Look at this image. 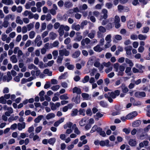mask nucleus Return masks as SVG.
<instances>
[{
	"label": "nucleus",
	"mask_w": 150,
	"mask_h": 150,
	"mask_svg": "<svg viewBox=\"0 0 150 150\" xmlns=\"http://www.w3.org/2000/svg\"><path fill=\"white\" fill-rule=\"evenodd\" d=\"M134 96L135 97L137 98H140L141 97H144L146 96V94L144 91L139 92L137 91L134 94Z\"/></svg>",
	"instance_id": "obj_1"
},
{
	"label": "nucleus",
	"mask_w": 150,
	"mask_h": 150,
	"mask_svg": "<svg viewBox=\"0 0 150 150\" xmlns=\"http://www.w3.org/2000/svg\"><path fill=\"white\" fill-rule=\"evenodd\" d=\"M137 115L138 113L137 112L134 111L127 115V120L133 119Z\"/></svg>",
	"instance_id": "obj_2"
},
{
	"label": "nucleus",
	"mask_w": 150,
	"mask_h": 150,
	"mask_svg": "<svg viewBox=\"0 0 150 150\" xmlns=\"http://www.w3.org/2000/svg\"><path fill=\"white\" fill-rule=\"evenodd\" d=\"M80 96L77 95L76 97H73L71 101L74 102L76 104L79 103L80 102Z\"/></svg>",
	"instance_id": "obj_3"
},
{
	"label": "nucleus",
	"mask_w": 150,
	"mask_h": 150,
	"mask_svg": "<svg viewBox=\"0 0 150 150\" xmlns=\"http://www.w3.org/2000/svg\"><path fill=\"white\" fill-rule=\"evenodd\" d=\"M127 26L129 29H132L135 26V23L132 21H129L127 23Z\"/></svg>",
	"instance_id": "obj_4"
},
{
	"label": "nucleus",
	"mask_w": 150,
	"mask_h": 150,
	"mask_svg": "<svg viewBox=\"0 0 150 150\" xmlns=\"http://www.w3.org/2000/svg\"><path fill=\"white\" fill-rule=\"evenodd\" d=\"M132 49L131 46H127L125 47L124 49L126 51V54L128 55L131 54V50Z\"/></svg>",
	"instance_id": "obj_5"
},
{
	"label": "nucleus",
	"mask_w": 150,
	"mask_h": 150,
	"mask_svg": "<svg viewBox=\"0 0 150 150\" xmlns=\"http://www.w3.org/2000/svg\"><path fill=\"white\" fill-rule=\"evenodd\" d=\"M73 93H76L78 94H80L82 92L80 88H78L77 87H75L72 89Z\"/></svg>",
	"instance_id": "obj_6"
},
{
	"label": "nucleus",
	"mask_w": 150,
	"mask_h": 150,
	"mask_svg": "<svg viewBox=\"0 0 150 150\" xmlns=\"http://www.w3.org/2000/svg\"><path fill=\"white\" fill-rule=\"evenodd\" d=\"M25 122H23L22 123H18V128L20 130H21L25 128Z\"/></svg>",
	"instance_id": "obj_7"
},
{
	"label": "nucleus",
	"mask_w": 150,
	"mask_h": 150,
	"mask_svg": "<svg viewBox=\"0 0 150 150\" xmlns=\"http://www.w3.org/2000/svg\"><path fill=\"white\" fill-rule=\"evenodd\" d=\"M129 144L131 146H135L136 145V142L135 139H131L129 140Z\"/></svg>",
	"instance_id": "obj_8"
},
{
	"label": "nucleus",
	"mask_w": 150,
	"mask_h": 150,
	"mask_svg": "<svg viewBox=\"0 0 150 150\" xmlns=\"http://www.w3.org/2000/svg\"><path fill=\"white\" fill-rule=\"evenodd\" d=\"M141 121L140 120H137L134 121L132 123V126L134 127H138L141 124Z\"/></svg>",
	"instance_id": "obj_9"
},
{
	"label": "nucleus",
	"mask_w": 150,
	"mask_h": 150,
	"mask_svg": "<svg viewBox=\"0 0 150 150\" xmlns=\"http://www.w3.org/2000/svg\"><path fill=\"white\" fill-rule=\"evenodd\" d=\"M65 66L67 67L68 69L69 70H72L74 68V65L72 64H69V62L66 63Z\"/></svg>",
	"instance_id": "obj_10"
},
{
	"label": "nucleus",
	"mask_w": 150,
	"mask_h": 150,
	"mask_svg": "<svg viewBox=\"0 0 150 150\" xmlns=\"http://www.w3.org/2000/svg\"><path fill=\"white\" fill-rule=\"evenodd\" d=\"M27 13L25 14V16H26L29 15L28 17L29 19H31L33 18V15L30 11H28L26 10L25 11V13Z\"/></svg>",
	"instance_id": "obj_11"
},
{
	"label": "nucleus",
	"mask_w": 150,
	"mask_h": 150,
	"mask_svg": "<svg viewBox=\"0 0 150 150\" xmlns=\"http://www.w3.org/2000/svg\"><path fill=\"white\" fill-rule=\"evenodd\" d=\"M80 52L79 51H77L74 53L72 55V57L74 58H76L78 57L80 55Z\"/></svg>",
	"instance_id": "obj_12"
},
{
	"label": "nucleus",
	"mask_w": 150,
	"mask_h": 150,
	"mask_svg": "<svg viewBox=\"0 0 150 150\" xmlns=\"http://www.w3.org/2000/svg\"><path fill=\"white\" fill-rule=\"evenodd\" d=\"M78 110L76 109H73L71 111V116L73 117L76 116L77 115Z\"/></svg>",
	"instance_id": "obj_13"
},
{
	"label": "nucleus",
	"mask_w": 150,
	"mask_h": 150,
	"mask_svg": "<svg viewBox=\"0 0 150 150\" xmlns=\"http://www.w3.org/2000/svg\"><path fill=\"white\" fill-rule=\"evenodd\" d=\"M121 87H122V91L123 92V93H126L129 90L128 88L125 86V84H122L121 86Z\"/></svg>",
	"instance_id": "obj_14"
},
{
	"label": "nucleus",
	"mask_w": 150,
	"mask_h": 150,
	"mask_svg": "<svg viewBox=\"0 0 150 150\" xmlns=\"http://www.w3.org/2000/svg\"><path fill=\"white\" fill-rule=\"evenodd\" d=\"M43 117V115H39L35 119L34 121L36 123H39Z\"/></svg>",
	"instance_id": "obj_15"
},
{
	"label": "nucleus",
	"mask_w": 150,
	"mask_h": 150,
	"mask_svg": "<svg viewBox=\"0 0 150 150\" xmlns=\"http://www.w3.org/2000/svg\"><path fill=\"white\" fill-rule=\"evenodd\" d=\"M72 3L69 1L65 2L64 4V6L67 8H70L72 6Z\"/></svg>",
	"instance_id": "obj_16"
},
{
	"label": "nucleus",
	"mask_w": 150,
	"mask_h": 150,
	"mask_svg": "<svg viewBox=\"0 0 150 150\" xmlns=\"http://www.w3.org/2000/svg\"><path fill=\"white\" fill-rule=\"evenodd\" d=\"M93 50L96 52H101L103 49L102 48L100 47L99 45H97L94 47Z\"/></svg>",
	"instance_id": "obj_17"
},
{
	"label": "nucleus",
	"mask_w": 150,
	"mask_h": 150,
	"mask_svg": "<svg viewBox=\"0 0 150 150\" xmlns=\"http://www.w3.org/2000/svg\"><path fill=\"white\" fill-rule=\"evenodd\" d=\"M103 116V114L101 113L100 112H98L96 113V115L95 116L96 120H98L99 118L102 117Z\"/></svg>",
	"instance_id": "obj_18"
},
{
	"label": "nucleus",
	"mask_w": 150,
	"mask_h": 150,
	"mask_svg": "<svg viewBox=\"0 0 150 150\" xmlns=\"http://www.w3.org/2000/svg\"><path fill=\"white\" fill-rule=\"evenodd\" d=\"M56 139L55 138H52L48 140V143L50 144L53 145L55 142Z\"/></svg>",
	"instance_id": "obj_19"
},
{
	"label": "nucleus",
	"mask_w": 150,
	"mask_h": 150,
	"mask_svg": "<svg viewBox=\"0 0 150 150\" xmlns=\"http://www.w3.org/2000/svg\"><path fill=\"white\" fill-rule=\"evenodd\" d=\"M147 38V36L146 35L140 34L138 35V38L140 40H145Z\"/></svg>",
	"instance_id": "obj_20"
},
{
	"label": "nucleus",
	"mask_w": 150,
	"mask_h": 150,
	"mask_svg": "<svg viewBox=\"0 0 150 150\" xmlns=\"http://www.w3.org/2000/svg\"><path fill=\"white\" fill-rule=\"evenodd\" d=\"M55 117V115L54 113H51L48 114L46 116V118L49 120L51 118H54Z\"/></svg>",
	"instance_id": "obj_21"
},
{
	"label": "nucleus",
	"mask_w": 150,
	"mask_h": 150,
	"mask_svg": "<svg viewBox=\"0 0 150 150\" xmlns=\"http://www.w3.org/2000/svg\"><path fill=\"white\" fill-rule=\"evenodd\" d=\"M10 59L11 60L13 63H16L17 62L16 56L15 55H13L10 58Z\"/></svg>",
	"instance_id": "obj_22"
},
{
	"label": "nucleus",
	"mask_w": 150,
	"mask_h": 150,
	"mask_svg": "<svg viewBox=\"0 0 150 150\" xmlns=\"http://www.w3.org/2000/svg\"><path fill=\"white\" fill-rule=\"evenodd\" d=\"M100 105V106L104 107H107L108 106L107 103L103 100L101 101L99 103Z\"/></svg>",
	"instance_id": "obj_23"
},
{
	"label": "nucleus",
	"mask_w": 150,
	"mask_h": 150,
	"mask_svg": "<svg viewBox=\"0 0 150 150\" xmlns=\"http://www.w3.org/2000/svg\"><path fill=\"white\" fill-rule=\"evenodd\" d=\"M98 30L99 31L103 33H105L106 31V28L102 26H100L98 27Z\"/></svg>",
	"instance_id": "obj_24"
},
{
	"label": "nucleus",
	"mask_w": 150,
	"mask_h": 150,
	"mask_svg": "<svg viewBox=\"0 0 150 150\" xmlns=\"http://www.w3.org/2000/svg\"><path fill=\"white\" fill-rule=\"evenodd\" d=\"M89 77L88 76H86L82 80V82L83 83L88 82L89 80Z\"/></svg>",
	"instance_id": "obj_25"
},
{
	"label": "nucleus",
	"mask_w": 150,
	"mask_h": 150,
	"mask_svg": "<svg viewBox=\"0 0 150 150\" xmlns=\"http://www.w3.org/2000/svg\"><path fill=\"white\" fill-rule=\"evenodd\" d=\"M59 98L61 100H67L69 99V97L67 96V94H66L61 95Z\"/></svg>",
	"instance_id": "obj_26"
},
{
	"label": "nucleus",
	"mask_w": 150,
	"mask_h": 150,
	"mask_svg": "<svg viewBox=\"0 0 150 150\" xmlns=\"http://www.w3.org/2000/svg\"><path fill=\"white\" fill-rule=\"evenodd\" d=\"M20 17L19 16H17L16 22L17 23H19L20 25H22L23 23V21L21 19H20Z\"/></svg>",
	"instance_id": "obj_27"
},
{
	"label": "nucleus",
	"mask_w": 150,
	"mask_h": 150,
	"mask_svg": "<svg viewBox=\"0 0 150 150\" xmlns=\"http://www.w3.org/2000/svg\"><path fill=\"white\" fill-rule=\"evenodd\" d=\"M6 100L4 99V97L2 96L0 97V103L3 104L6 103Z\"/></svg>",
	"instance_id": "obj_28"
},
{
	"label": "nucleus",
	"mask_w": 150,
	"mask_h": 150,
	"mask_svg": "<svg viewBox=\"0 0 150 150\" xmlns=\"http://www.w3.org/2000/svg\"><path fill=\"white\" fill-rule=\"evenodd\" d=\"M149 28L148 27H144L143 28V30L142 33H147L149 31Z\"/></svg>",
	"instance_id": "obj_29"
},
{
	"label": "nucleus",
	"mask_w": 150,
	"mask_h": 150,
	"mask_svg": "<svg viewBox=\"0 0 150 150\" xmlns=\"http://www.w3.org/2000/svg\"><path fill=\"white\" fill-rule=\"evenodd\" d=\"M52 54L53 56L54 59H56L58 55V51L57 50H54L52 52Z\"/></svg>",
	"instance_id": "obj_30"
},
{
	"label": "nucleus",
	"mask_w": 150,
	"mask_h": 150,
	"mask_svg": "<svg viewBox=\"0 0 150 150\" xmlns=\"http://www.w3.org/2000/svg\"><path fill=\"white\" fill-rule=\"evenodd\" d=\"M59 88V85L53 86L51 87V89L53 91H57Z\"/></svg>",
	"instance_id": "obj_31"
},
{
	"label": "nucleus",
	"mask_w": 150,
	"mask_h": 150,
	"mask_svg": "<svg viewBox=\"0 0 150 150\" xmlns=\"http://www.w3.org/2000/svg\"><path fill=\"white\" fill-rule=\"evenodd\" d=\"M97 129V125H95L92 127L90 131V133H92L96 131Z\"/></svg>",
	"instance_id": "obj_32"
},
{
	"label": "nucleus",
	"mask_w": 150,
	"mask_h": 150,
	"mask_svg": "<svg viewBox=\"0 0 150 150\" xmlns=\"http://www.w3.org/2000/svg\"><path fill=\"white\" fill-rule=\"evenodd\" d=\"M87 21L86 20L84 21L81 22L80 24L81 28V29H83V28L84 25H87Z\"/></svg>",
	"instance_id": "obj_33"
},
{
	"label": "nucleus",
	"mask_w": 150,
	"mask_h": 150,
	"mask_svg": "<svg viewBox=\"0 0 150 150\" xmlns=\"http://www.w3.org/2000/svg\"><path fill=\"white\" fill-rule=\"evenodd\" d=\"M50 34H51L50 39L52 40L55 39L57 37L56 34L53 32L50 33Z\"/></svg>",
	"instance_id": "obj_34"
},
{
	"label": "nucleus",
	"mask_w": 150,
	"mask_h": 150,
	"mask_svg": "<svg viewBox=\"0 0 150 150\" xmlns=\"http://www.w3.org/2000/svg\"><path fill=\"white\" fill-rule=\"evenodd\" d=\"M35 33L34 31H32L29 33V37L30 38L33 39L35 36Z\"/></svg>",
	"instance_id": "obj_35"
},
{
	"label": "nucleus",
	"mask_w": 150,
	"mask_h": 150,
	"mask_svg": "<svg viewBox=\"0 0 150 150\" xmlns=\"http://www.w3.org/2000/svg\"><path fill=\"white\" fill-rule=\"evenodd\" d=\"M136 67L139 70H142V69H145V67L141 64H136Z\"/></svg>",
	"instance_id": "obj_36"
},
{
	"label": "nucleus",
	"mask_w": 150,
	"mask_h": 150,
	"mask_svg": "<svg viewBox=\"0 0 150 150\" xmlns=\"http://www.w3.org/2000/svg\"><path fill=\"white\" fill-rule=\"evenodd\" d=\"M108 94H109L110 96L112 98L114 99L116 98V96L114 92L112 91L111 92H108Z\"/></svg>",
	"instance_id": "obj_37"
},
{
	"label": "nucleus",
	"mask_w": 150,
	"mask_h": 150,
	"mask_svg": "<svg viewBox=\"0 0 150 150\" xmlns=\"http://www.w3.org/2000/svg\"><path fill=\"white\" fill-rule=\"evenodd\" d=\"M86 114L88 116H91L92 115V113L90 108H88L86 110Z\"/></svg>",
	"instance_id": "obj_38"
},
{
	"label": "nucleus",
	"mask_w": 150,
	"mask_h": 150,
	"mask_svg": "<svg viewBox=\"0 0 150 150\" xmlns=\"http://www.w3.org/2000/svg\"><path fill=\"white\" fill-rule=\"evenodd\" d=\"M146 134L145 132H143L141 134L140 136V139H145V136Z\"/></svg>",
	"instance_id": "obj_39"
},
{
	"label": "nucleus",
	"mask_w": 150,
	"mask_h": 150,
	"mask_svg": "<svg viewBox=\"0 0 150 150\" xmlns=\"http://www.w3.org/2000/svg\"><path fill=\"white\" fill-rule=\"evenodd\" d=\"M106 7L109 9L112 8V4L110 3H106L105 4Z\"/></svg>",
	"instance_id": "obj_40"
},
{
	"label": "nucleus",
	"mask_w": 150,
	"mask_h": 150,
	"mask_svg": "<svg viewBox=\"0 0 150 150\" xmlns=\"http://www.w3.org/2000/svg\"><path fill=\"white\" fill-rule=\"evenodd\" d=\"M28 30H30L34 27L33 24V23H30L27 25Z\"/></svg>",
	"instance_id": "obj_41"
},
{
	"label": "nucleus",
	"mask_w": 150,
	"mask_h": 150,
	"mask_svg": "<svg viewBox=\"0 0 150 150\" xmlns=\"http://www.w3.org/2000/svg\"><path fill=\"white\" fill-rule=\"evenodd\" d=\"M78 112H79L80 115H82L83 116L85 115V114L84 113L85 111L83 109H80Z\"/></svg>",
	"instance_id": "obj_42"
},
{
	"label": "nucleus",
	"mask_w": 150,
	"mask_h": 150,
	"mask_svg": "<svg viewBox=\"0 0 150 150\" xmlns=\"http://www.w3.org/2000/svg\"><path fill=\"white\" fill-rule=\"evenodd\" d=\"M67 74V72H65L64 74H62L59 77V79H64L65 78H64L66 75Z\"/></svg>",
	"instance_id": "obj_43"
},
{
	"label": "nucleus",
	"mask_w": 150,
	"mask_h": 150,
	"mask_svg": "<svg viewBox=\"0 0 150 150\" xmlns=\"http://www.w3.org/2000/svg\"><path fill=\"white\" fill-rule=\"evenodd\" d=\"M50 104L51 105V109L52 110H55L56 109V106L54 103L52 102H50Z\"/></svg>",
	"instance_id": "obj_44"
},
{
	"label": "nucleus",
	"mask_w": 150,
	"mask_h": 150,
	"mask_svg": "<svg viewBox=\"0 0 150 150\" xmlns=\"http://www.w3.org/2000/svg\"><path fill=\"white\" fill-rule=\"evenodd\" d=\"M123 131L126 134H128L130 132V131L129 129L127 128H124L123 129Z\"/></svg>",
	"instance_id": "obj_45"
},
{
	"label": "nucleus",
	"mask_w": 150,
	"mask_h": 150,
	"mask_svg": "<svg viewBox=\"0 0 150 150\" xmlns=\"http://www.w3.org/2000/svg\"><path fill=\"white\" fill-rule=\"evenodd\" d=\"M50 83L49 81H48L46 83L44 86V88L45 89H47L48 88L50 87Z\"/></svg>",
	"instance_id": "obj_46"
},
{
	"label": "nucleus",
	"mask_w": 150,
	"mask_h": 150,
	"mask_svg": "<svg viewBox=\"0 0 150 150\" xmlns=\"http://www.w3.org/2000/svg\"><path fill=\"white\" fill-rule=\"evenodd\" d=\"M71 42V39L69 38H67L64 41V43L66 45L68 44Z\"/></svg>",
	"instance_id": "obj_47"
},
{
	"label": "nucleus",
	"mask_w": 150,
	"mask_h": 150,
	"mask_svg": "<svg viewBox=\"0 0 150 150\" xmlns=\"http://www.w3.org/2000/svg\"><path fill=\"white\" fill-rule=\"evenodd\" d=\"M111 36L110 34L108 35L105 38V40L106 41H111Z\"/></svg>",
	"instance_id": "obj_48"
},
{
	"label": "nucleus",
	"mask_w": 150,
	"mask_h": 150,
	"mask_svg": "<svg viewBox=\"0 0 150 150\" xmlns=\"http://www.w3.org/2000/svg\"><path fill=\"white\" fill-rule=\"evenodd\" d=\"M8 24L9 23L8 21H4L3 23V26L4 28H6L8 26Z\"/></svg>",
	"instance_id": "obj_49"
},
{
	"label": "nucleus",
	"mask_w": 150,
	"mask_h": 150,
	"mask_svg": "<svg viewBox=\"0 0 150 150\" xmlns=\"http://www.w3.org/2000/svg\"><path fill=\"white\" fill-rule=\"evenodd\" d=\"M144 49V48L143 46H140L138 49V51L139 52H142Z\"/></svg>",
	"instance_id": "obj_50"
},
{
	"label": "nucleus",
	"mask_w": 150,
	"mask_h": 150,
	"mask_svg": "<svg viewBox=\"0 0 150 150\" xmlns=\"http://www.w3.org/2000/svg\"><path fill=\"white\" fill-rule=\"evenodd\" d=\"M138 38V37H137V35H135L132 34L130 36L131 39L133 40H137Z\"/></svg>",
	"instance_id": "obj_51"
},
{
	"label": "nucleus",
	"mask_w": 150,
	"mask_h": 150,
	"mask_svg": "<svg viewBox=\"0 0 150 150\" xmlns=\"http://www.w3.org/2000/svg\"><path fill=\"white\" fill-rule=\"evenodd\" d=\"M42 129V127L41 126H39L36 127L35 129V131L36 133H39L41 131Z\"/></svg>",
	"instance_id": "obj_52"
},
{
	"label": "nucleus",
	"mask_w": 150,
	"mask_h": 150,
	"mask_svg": "<svg viewBox=\"0 0 150 150\" xmlns=\"http://www.w3.org/2000/svg\"><path fill=\"white\" fill-rule=\"evenodd\" d=\"M58 6L60 7H62L64 5V2L62 0H60L57 3Z\"/></svg>",
	"instance_id": "obj_53"
},
{
	"label": "nucleus",
	"mask_w": 150,
	"mask_h": 150,
	"mask_svg": "<svg viewBox=\"0 0 150 150\" xmlns=\"http://www.w3.org/2000/svg\"><path fill=\"white\" fill-rule=\"evenodd\" d=\"M112 67H110L106 69L105 71L106 73L108 74L109 72L112 71Z\"/></svg>",
	"instance_id": "obj_54"
},
{
	"label": "nucleus",
	"mask_w": 150,
	"mask_h": 150,
	"mask_svg": "<svg viewBox=\"0 0 150 150\" xmlns=\"http://www.w3.org/2000/svg\"><path fill=\"white\" fill-rule=\"evenodd\" d=\"M17 127V124L16 123H14L11 125V128L12 130H14Z\"/></svg>",
	"instance_id": "obj_55"
},
{
	"label": "nucleus",
	"mask_w": 150,
	"mask_h": 150,
	"mask_svg": "<svg viewBox=\"0 0 150 150\" xmlns=\"http://www.w3.org/2000/svg\"><path fill=\"white\" fill-rule=\"evenodd\" d=\"M115 38L117 40H120L122 39V38L120 35H116L115 36Z\"/></svg>",
	"instance_id": "obj_56"
},
{
	"label": "nucleus",
	"mask_w": 150,
	"mask_h": 150,
	"mask_svg": "<svg viewBox=\"0 0 150 150\" xmlns=\"http://www.w3.org/2000/svg\"><path fill=\"white\" fill-rule=\"evenodd\" d=\"M50 12L52 15H54L56 14V12L55 10L52 8L50 10Z\"/></svg>",
	"instance_id": "obj_57"
},
{
	"label": "nucleus",
	"mask_w": 150,
	"mask_h": 150,
	"mask_svg": "<svg viewBox=\"0 0 150 150\" xmlns=\"http://www.w3.org/2000/svg\"><path fill=\"white\" fill-rule=\"evenodd\" d=\"M94 33H90L88 35V37L91 39H93L94 38Z\"/></svg>",
	"instance_id": "obj_58"
},
{
	"label": "nucleus",
	"mask_w": 150,
	"mask_h": 150,
	"mask_svg": "<svg viewBox=\"0 0 150 150\" xmlns=\"http://www.w3.org/2000/svg\"><path fill=\"white\" fill-rule=\"evenodd\" d=\"M138 45L139 43L137 42H134L133 43V47L135 48H137Z\"/></svg>",
	"instance_id": "obj_59"
},
{
	"label": "nucleus",
	"mask_w": 150,
	"mask_h": 150,
	"mask_svg": "<svg viewBox=\"0 0 150 150\" xmlns=\"http://www.w3.org/2000/svg\"><path fill=\"white\" fill-rule=\"evenodd\" d=\"M120 18L119 17L117 16L115 17V23H120Z\"/></svg>",
	"instance_id": "obj_60"
},
{
	"label": "nucleus",
	"mask_w": 150,
	"mask_h": 150,
	"mask_svg": "<svg viewBox=\"0 0 150 150\" xmlns=\"http://www.w3.org/2000/svg\"><path fill=\"white\" fill-rule=\"evenodd\" d=\"M54 61L53 60H52L50 61H49L47 63V66L49 67H51L52 66V65L54 64Z\"/></svg>",
	"instance_id": "obj_61"
},
{
	"label": "nucleus",
	"mask_w": 150,
	"mask_h": 150,
	"mask_svg": "<svg viewBox=\"0 0 150 150\" xmlns=\"http://www.w3.org/2000/svg\"><path fill=\"white\" fill-rule=\"evenodd\" d=\"M46 17V20L47 21H50L51 19V16L50 14H47Z\"/></svg>",
	"instance_id": "obj_62"
},
{
	"label": "nucleus",
	"mask_w": 150,
	"mask_h": 150,
	"mask_svg": "<svg viewBox=\"0 0 150 150\" xmlns=\"http://www.w3.org/2000/svg\"><path fill=\"white\" fill-rule=\"evenodd\" d=\"M80 79V76L78 75L76 76L74 78V80L76 82L79 81Z\"/></svg>",
	"instance_id": "obj_63"
},
{
	"label": "nucleus",
	"mask_w": 150,
	"mask_h": 150,
	"mask_svg": "<svg viewBox=\"0 0 150 150\" xmlns=\"http://www.w3.org/2000/svg\"><path fill=\"white\" fill-rule=\"evenodd\" d=\"M150 129V124L148 125L146 127L144 128V130L146 132H148Z\"/></svg>",
	"instance_id": "obj_64"
}]
</instances>
